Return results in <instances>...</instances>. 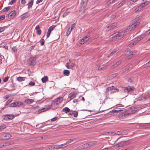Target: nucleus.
Listing matches in <instances>:
<instances>
[{
  "mask_svg": "<svg viewBox=\"0 0 150 150\" xmlns=\"http://www.w3.org/2000/svg\"><path fill=\"white\" fill-rule=\"evenodd\" d=\"M115 132H107L108 133V134L109 135H116V134H115Z\"/></svg>",
  "mask_w": 150,
  "mask_h": 150,
  "instance_id": "nucleus-50",
  "label": "nucleus"
},
{
  "mask_svg": "<svg viewBox=\"0 0 150 150\" xmlns=\"http://www.w3.org/2000/svg\"><path fill=\"white\" fill-rule=\"evenodd\" d=\"M5 18V15H2L0 17V21H2L4 20Z\"/></svg>",
  "mask_w": 150,
  "mask_h": 150,
  "instance_id": "nucleus-57",
  "label": "nucleus"
},
{
  "mask_svg": "<svg viewBox=\"0 0 150 150\" xmlns=\"http://www.w3.org/2000/svg\"><path fill=\"white\" fill-rule=\"evenodd\" d=\"M9 78V77H6L5 78H4L3 79V81L4 82H6Z\"/></svg>",
  "mask_w": 150,
  "mask_h": 150,
  "instance_id": "nucleus-56",
  "label": "nucleus"
},
{
  "mask_svg": "<svg viewBox=\"0 0 150 150\" xmlns=\"http://www.w3.org/2000/svg\"><path fill=\"white\" fill-rule=\"evenodd\" d=\"M10 6H8L7 7L5 8L4 9L2 10V11L3 12H4L8 11L10 9Z\"/></svg>",
  "mask_w": 150,
  "mask_h": 150,
  "instance_id": "nucleus-37",
  "label": "nucleus"
},
{
  "mask_svg": "<svg viewBox=\"0 0 150 150\" xmlns=\"http://www.w3.org/2000/svg\"><path fill=\"white\" fill-rule=\"evenodd\" d=\"M76 97V94L74 93H71L69 95V98L70 99V100H71Z\"/></svg>",
  "mask_w": 150,
  "mask_h": 150,
  "instance_id": "nucleus-14",
  "label": "nucleus"
},
{
  "mask_svg": "<svg viewBox=\"0 0 150 150\" xmlns=\"http://www.w3.org/2000/svg\"><path fill=\"white\" fill-rule=\"evenodd\" d=\"M5 30V28L4 27H2L0 28V33L4 31Z\"/></svg>",
  "mask_w": 150,
  "mask_h": 150,
  "instance_id": "nucleus-55",
  "label": "nucleus"
},
{
  "mask_svg": "<svg viewBox=\"0 0 150 150\" xmlns=\"http://www.w3.org/2000/svg\"><path fill=\"white\" fill-rule=\"evenodd\" d=\"M6 128V125H5L3 124L0 126V130H2Z\"/></svg>",
  "mask_w": 150,
  "mask_h": 150,
  "instance_id": "nucleus-43",
  "label": "nucleus"
},
{
  "mask_svg": "<svg viewBox=\"0 0 150 150\" xmlns=\"http://www.w3.org/2000/svg\"><path fill=\"white\" fill-rule=\"evenodd\" d=\"M73 115L74 117H77L78 115V113L76 111H74Z\"/></svg>",
  "mask_w": 150,
  "mask_h": 150,
  "instance_id": "nucleus-48",
  "label": "nucleus"
},
{
  "mask_svg": "<svg viewBox=\"0 0 150 150\" xmlns=\"http://www.w3.org/2000/svg\"><path fill=\"white\" fill-rule=\"evenodd\" d=\"M135 44H136V43H134H134L133 42H132V43H131L129 45V46L130 47H132L134 45H135Z\"/></svg>",
  "mask_w": 150,
  "mask_h": 150,
  "instance_id": "nucleus-59",
  "label": "nucleus"
},
{
  "mask_svg": "<svg viewBox=\"0 0 150 150\" xmlns=\"http://www.w3.org/2000/svg\"><path fill=\"white\" fill-rule=\"evenodd\" d=\"M127 88H128L129 92H132L134 90V88L133 87L128 86L127 87Z\"/></svg>",
  "mask_w": 150,
  "mask_h": 150,
  "instance_id": "nucleus-33",
  "label": "nucleus"
},
{
  "mask_svg": "<svg viewBox=\"0 0 150 150\" xmlns=\"http://www.w3.org/2000/svg\"><path fill=\"white\" fill-rule=\"evenodd\" d=\"M21 4H24L26 3L25 0H21Z\"/></svg>",
  "mask_w": 150,
  "mask_h": 150,
  "instance_id": "nucleus-63",
  "label": "nucleus"
},
{
  "mask_svg": "<svg viewBox=\"0 0 150 150\" xmlns=\"http://www.w3.org/2000/svg\"><path fill=\"white\" fill-rule=\"evenodd\" d=\"M117 73H115L113 74H112L108 76V78L109 80L113 79V78L117 76Z\"/></svg>",
  "mask_w": 150,
  "mask_h": 150,
  "instance_id": "nucleus-21",
  "label": "nucleus"
},
{
  "mask_svg": "<svg viewBox=\"0 0 150 150\" xmlns=\"http://www.w3.org/2000/svg\"><path fill=\"white\" fill-rule=\"evenodd\" d=\"M130 114L129 113L127 112H123L119 116V118L121 119H122L124 118H126L127 116V115H129Z\"/></svg>",
  "mask_w": 150,
  "mask_h": 150,
  "instance_id": "nucleus-11",
  "label": "nucleus"
},
{
  "mask_svg": "<svg viewBox=\"0 0 150 150\" xmlns=\"http://www.w3.org/2000/svg\"><path fill=\"white\" fill-rule=\"evenodd\" d=\"M75 23H73V24H72V25L71 26V28L70 32H71V30L73 29L74 28H75Z\"/></svg>",
  "mask_w": 150,
  "mask_h": 150,
  "instance_id": "nucleus-58",
  "label": "nucleus"
},
{
  "mask_svg": "<svg viewBox=\"0 0 150 150\" xmlns=\"http://www.w3.org/2000/svg\"><path fill=\"white\" fill-rule=\"evenodd\" d=\"M89 147L88 144L86 143L85 144L82 145L78 147V149L79 150H81L84 149H86Z\"/></svg>",
  "mask_w": 150,
  "mask_h": 150,
  "instance_id": "nucleus-12",
  "label": "nucleus"
},
{
  "mask_svg": "<svg viewBox=\"0 0 150 150\" xmlns=\"http://www.w3.org/2000/svg\"><path fill=\"white\" fill-rule=\"evenodd\" d=\"M62 100L63 98L62 97L57 98L52 102L51 106H49V108H51L53 110H54L58 107V105L60 103Z\"/></svg>",
  "mask_w": 150,
  "mask_h": 150,
  "instance_id": "nucleus-1",
  "label": "nucleus"
},
{
  "mask_svg": "<svg viewBox=\"0 0 150 150\" xmlns=\"http://www.w3.org/2000/svg\"><path fill=\"white\" fill-rule=\"evenodd\" d=\"M137 1V0H130L128 2L127 4L128 5L131 6Z\"/></svg>",
  "mask_w": 150,
  "mask_h": 150,
  "instance_id": "nucleus-24",
  "label": "nucleus"
},
{
  "mask_svg": "<svg viewBox=\"0 0 150 150\" xmlns=\"http://www.w3.org/2000/svg\"><path fill=\"white\" fill-rule=\"evenodd\" d=\"M144 96L143 95V94H142V96L140 97L139 100L141 101H144L145 100L147 99V97H146Z\"/></svg>",
  "mask_w": 150,
  "mask_h": 150,
  "instance_id": "nucleus-31",
  "label": "nucleus"
},
{
  "mask_svg": "<svg viewBox=\"0 0 150 150\" xmlns=\"http://www.w3.org/2000/svg\"><path fill=\"white\" fill-rule=\"evenodd\" d=\"M14 117V115L12 114H6L2 116L3 119L6 121L12 120Z\"/></svg>",
  "mask_w": 150,
  "mask_h": 150,
  "instance_id": "nucleus-6",
  "label": "nucleus"
},
{
  "mask_svg": "<svg viewBox=\"0 0 150 150\" xmlns=\"http://www.w3.org/2000/svg\"><path fill=\"white\" fill-rule=\"evenodd\" d=\"M12 50L13 51V52L15 53L17 51V48L16 46H13L12 47Z\"/></svg>",
  "mask_w": 150,
  "mask_h": 150,
  "instance_id": "nucleus-38",
  "label": "nucleus"
},
{
  "mask_svg": "<svg viewBox=\"0 0 150 150\" xmlns=\"http://www.w3.org/2000/svg\"><path fill=\"white\" fill-rule=\"evenodd\" d=\"M50 33H51V32H50L48 31H47V38H48L49 37V36L50 34Z\"/></svg>",
  "mask_w": 150,
  "mask_h": 150,
  "instance_id": "nucleus-64",
  "label": "nucleus"
},
{
  "mask_svg": "<svg viewBox=\"0 0 150 150\" xmlns=\"http://www.w3.org/2000/svg\"><path fill=\"white\" fill-rule=\"evenodd\" d=\"M126 2V1L125 0H123L121 2L119 3L118 5L117 8H120Z\"/></svg>",
  "mask_w": 150,
  "mask_h": 150,
  "instance_id": "nucleus-25",
  "label": "nucleus"
},
{
  "mask_svg": "<svg viewBox=\"0 0 150 150\" xmlns=\"http://www.w3.org/2000/svg\"><path fill=\"white\" fill-rule=\"evenodd\" d=\"M36 33L38 35H40L41 33V31L39 29L37 30Z\"/></svg>",
  "mask_w": 150,
  "mask_h": 150,
  "instance_id": "nucleus-54",
  "label": "nucleus"
},
{
  "mask_svg": "<svg viewBox=\"0 0 150 150\" xmlns=\"http://www.w3.org/2000/svg\"><path fill=\"white\" fill-rule=\"evenodd\" d=\"M116 52H117L116 51H113L111 53H110L109 55L108 56V57H109L111 56L114 55H115L114 54L116 53Z\"/></svg>",
  "mask_w": 150,
  "mask_h": 150,
  "instance_id": "nucleus-44",
  "label": "nucleus"
},
{
  "mask_svg": "<svg viewBox=\"0 0 150 150\" xmlns=\"http://www.w3.org/2000/svg\"><path fill=\"white\" fill-rule=\"evenodd\" d=\"M16 15L15 11H13L8 14V16H10L11 17H14Z\"/></svg>",
  "mask_w": 150,
  "mask_h": 150,
  "instance_id": "nucleus-22",
  "label": "nucleus"
},
{
  "mask_svg": "<svg viewBox=\"0 0 150 150\" xmlns=\"http://www.w3.org/2000/svg\"><path fill=\"white\" fill-rule=\"evenodd\" d=\"M104 69V68L103 66L102 67H100V66H98V69L100 70H103Z\"/></svg>",
  "mask_w": 150,
  "mask_h": 150,
  "instance_id": "nucleus-60",
  "label": "nucleus"
},
{
  "mask_svg": "<svg viewBox=\"0 0 150 150\" xmlns=\"http://www.w3.org/2000/svg\"><path fill=\"white\" fill-rule=\"evenodd\" d=\"M11 137V135L8 133H5L1 135V137L3 140H6L10 138Z\"/></svg>",
  "mask_w": 150,
  "mask_h": 150,
  "instance_id": "nucleus-8",
  "label": "nucleus"
},
{
  "mask_svg": "<svg viewBox=\"0 0 150 150\" xmlns=\"http://www.w3.org/2000/svg\"><path fill=\"white\" fill-rule=\"evenodd\" d=\"M133 54H130L127 57V59H131L133 57Z\"/></svg>",
  "mask_w": 150,
  "mask_h": 150,
  "instance_id": "nucleus-47",
  "label": "nucleus"
},
{
  "mask_svg": "<svg viewBox=\"0 0 150 150\" xmlns=\"http://www.w3.org/2000/svg\"><path fill=\"white\" fill-rule=\"evenodd\" d=\"M37 61L36 57H30L28 60L27 63L29 65H34L35 64Z\"/></svg>",
  "mask_w": 150,
  "mask_h": 150,
  "instance_id": "nucleus-3",
  "label": "nucleus"
},
{
  "mask_svg": "<svg viewBox=\"0 0 150 150\" xmlns=\"http://www.w3.org/2000/svg\"><path fill=\"white\" fill-rule=\"evenodd\" d=\"M88 0H82L81 4V7L85 8L86 7Z\"/></svg>",
  "mask_w": 150,
  "mask_h": 150,
  "instance_id": "nucleus-13",
  "label": "nucleus"
},
{
  "mask_svg": "<svg viewBox=\"0 0 150 150\" xmlns=\"http://www.w3.org/2000/svg\"><path fill=\"white\" fill-rule=\"evenodd\" d=\"M89 39V38L87 36H86L83 37L81 40L79 41V42L80 44H82L84 43L85 42L88 41Z\"/></svg>",
  "mask_w": 150,
  "mask_h": 150,
  "instance_id": "nucleus-10",
  "label": "nucleus"
},
{
  "mask_svg": "<svg viewBox=\"0 0 150 150\" xmlns=\"http://www.w3.org/2000/svg\"><path fill=\"white\" fill-rule=\"evenodd\" d=\"M25 78V77H19L17 78V80L18 81L21 82L24 81Z\"/></svg>",
  "mask_w": 150,
  "mask_h": 150,
  "instance_id": "nucleus-28",
  "label": "nucleus"
},
{
  "mask_svg": "<svg viewBox=\"0 0 150 150\" xmlns=\"http://www.w3.org/2000/svg\"><path fill=\"white\" fill-rule=\"evenodd\" d=\"M142 18V17L140 16H138L136 18L134 19L133 20V23H135L137 22V21L140 19Z\"/></svg>",
  "mask_w": 150,
  "mask_h": 150,
  "instance_id": "nucleus-30",
  "label": "nucleus"
},
{
  "mask_svg": "<svg viewBox=\"0 0 150 150\" xmlns=\"http://www.w3.org/2000/svg\"><path fill=\"white\" fill-rule=\"evenodd\" d=\"M123 90L124 92L126 93L127 94L129 93L128 88H127V87H124L123 88Z\"/></svg>",
  "mask_w": 150,
  "mask_h": 150,
  "instance_id": "nucleus-39",
  "label": "nucleus"
},
{
  "mask_svg": "<svg viewBox=\"0 0 150 150\" xmlns=\"http://www.w3.org/2000/svg\"><path fill=\"white\" fill-rule=\"evenodd\" d=\"M49 107V108H42V109H40L38 110V112L39 113H41L44 111H46L49 108H50Z\"/></svg>",
  "mask_w": 150,
  "mask_h": 150,
  "instance_id": "nucleus-20",
  "label": "nucleus"
},
{
  "mask_svg": "<svg viewBox=\"0 0 150 150\" xmlns=\"http://www.w3.org/2000/svg\"><path fill=\"white\" fill-rule=\"evenodd\" d=\"M89 147L93 146L95 144V142H92L88 143Z\"/></svg>",
  "mask_w": 150,
  "mask_h": 150,
  "instance_id": "nucleus-34",
  "label": "nucleus"
},
{
  "mask_svg": "<svg viewBox=\"0 0 150 150\" xmlns=\"http://www.w3.org/2000/svg\"><path fill=\"white\" fill-rule=\"evenodd\" d=\"M62 111L66 113H67L70 112V110L68 108L66 107L63 109Z\"/></svg>",
  "mask_w": 150,
  "mask_h": 150,
  "instance_id": "nucleus-27",
  "label": "nucleus"
},
{
  "mask_svg": "<svg viewBox=\"0 0 150 150\" xmlns=\"http://www.w3.org/2000/svg\"><path fill=\"white\" fill-rule=\"evenodd\" d=\"M129 144L128 143L127 141H121L119 142L117 144L112 146V149H116L118 147H122L125 146Z\"/></svg>",
  "mask_w": 150,
  "mask_h": 150,
  "instance_id": "nucleus-2",
  "label": "nucleus"
},
{
  "mask_svg": "<svg viewBox=\"0 0 150 150\" xmlns=\"http://www.w3.org/2000/svg\"><path fill=\"white\" fill-rule=\"evenodd\" d=\"M124 133V131H120L115 132V134H116V135H120L121 134H123Z\"/></svg>",
  "mask_w": 150,
  "mask_h": 150,
  "instance_id": "nucleus-36",
  "label": "nucleus"
},
{
  "mask_svg": "<svg viewBox=\"0 0 150 150\" xmlns=\"http://www.w3.org/2000/svg\"><path fill=\"white\" fill-rule=\"evenodd\" d=\"M117 26V24L116 23H113L107 26V27L106 30L109 31L111 30H112L116 27Z\"/></svg>",
  "mask_w": 150,
  "mask_h": 150,
  "instance_id": "nucleus-9",
  "label": "nucleus"
},
{
  "mask_svg": "<svg viewBox=\"0 0 150 150\" xmlns=\"http://www.w3.org/2000/svg\"><path fill=\"white\" fill-rule=\"evenodd\" d=\"M41 80H42V82L43 83H45L48 80V77L47 76H45L44 77L42 78Z\"/></svg>",
  "mask_w": 150,
  "mask_h": 150,
  "instance_id": "nucleus-29",
  "label": "nucleus"
},
{
  "mask_svg": "<svg viewBox=\"0 0 150 150\" xmlns=\"http://www.w3.org/2000/svg\"><path fill=\"white\" fill-rule=\"evenodd\" d=\"M63 73L64 75L68 76L69 75L70 72L67 70H64L63 71Z\"/></svg>",
  "mask_w": 150,
  "mask_h": 150,
  "instance_id": "nucleus-26",
  "label": "nucleus"
},
{
  "mask_svg": "<svg viewBox=\"0 0 150 150\" xmlns=\"http://www.w3.org/2000/svg\"><path fill=\"white\" fill-rule=\"evenodd\" d=\"M141 10V9L138 6L134 9V11L135 12H137L140 11Z\"/></svg>",
  "mask_w": 150,
  "mask_h": 150,
  "instance_id": "nucleus-35",
  "label": "nucleus"
},
{
  "mask_svg": "<svg viewBox=\"0 0 150 150\" xmlns=\"http://www.w3.org/2000/svg\"><path fill=\"white\" fill-rule=\"evenodd\" d=\"M146 5V4H145V3L144 2L141 4L139 6L141 9L142 8L144 7Z\"/></svg>",
  "mask_w": 150,
  "mask_h": 150,
  "instance_id": "nucleus-41",
  "label": "nucleus"
},
{
  "mask_svg": "<svg viewBox=\"0 0 150 150\" xmlns=\"http://www.w3.org/2000/svg\"><path fill=\"white\" fill-rule=\"evenodd\" d=\"M10 145L8 142H2L0 143V148L3 147L5 146H8Z\"/></svg>",
  "mask_w": 150,
  "mask_h": 150,
  "instance_id": "nucleus-15",
  "label": "nucleus"
},
{
  "mask_svg": "<svg viewBox=\"0 0 150 150\" xmlns=\"http://www.w3.org/2000/svg\"><path fill=\"white\" fill-rule=\"evenodd\" d=\"M23 104L22 102L20 101H16L11 103L10 107H19Z\"/></svg>",
  "mask_w": 150,
  "mask_h": 150,
  "instance_id": "nucleus-7",
  "label": "nucleus"
},
{
  "mask_svg": "<svg viewBox=\"0 0 150 150\" xmlns=\"http://www.w3.org/2000/svg\"><path fill=\"white\" fill-rule=\"evenodd\" d=\"M114 89H115V88L113 86H111L110 87H108L106 89L105 92H108L109 91H111L113 90Z\"/></svg>",
  "mask_w": 150,
  "mask_h": 150,
  "instance_id": "nucleus-18",
  "label": "nucleus"
},
{
  "mask_svg": "<svg viewBox=\"0 0 150 150\" xmlns=\"http://www.w3.org/2000/svg\"><path fill=\"white\" fill-rule=\"evenodd\" d=\"M11 102V100H8L6 103L5 105V106H8L9 104Z\"/></svg>",
  "mask_w": 150,
  "mask_h": 150,
  "instance_id": "nucleus-51",
  "label": "nucleus"
},
{
  "mask_svg": "<svg viewBox=\"0 0 150 150\" xmlns=\"http://www.w3.org/2000/svg\"><path fill=\"white\" fill-rule=\"evenodd\" d=\"M52 148L56 149H59L61 148L60 145H56L54 146H52L51 147Z\"/></svg>",
  "mask_w": 150,
  "mask_h": 150,
  "instance_id": "nucleus-32",
  "label": "nucleus"
},
{
  "mask_svg": "<svg viewBox=\"0 0 150 150\" xmlns=\"http://www.w3.org/2000/svg\"><path fill=\"white\" fill-rule=\"evenodd\" d=\"M73 140L72 139H70L69 140L67 141L66 142L64 143V144L65 145L67 144H68L71 142H72Z\"/></svg>",
  "mask_w": 150,
  "mask_h": 150,
  "instance_id": "nucleus-40",
  "label": "nucleus"
},
{
  "mask_svg": "<svg viewBox=\"0 0 150 150\" xmlns=\"http://www.w3.org/2000/svg\"><path fill=\"white\" fill-rule=\"evenodd\" d=\"M56 27V25H53L51 26L48 29V31L51 33V31H52Z\"/></svg>",
  "mask_w": 150,
  "mask_h": 150,
  "instance_id": "nucleus-23",
  "label": "nucleus"
},
{
  "mask_svg": "<svg viewBox=\"0 0 150 150\" xmlns=\"http://www.w3.org/2000/svg\"><path fill=\"white\" fill-rule=\"evenodd\" d=\"M41 45H43L44 44L45 40L43 39H41L40 41Z\"/></svg>",
  "mask_w": 150,
  "mask_h": 150,
  "instance_id": "nucleus-46",
  "label": "nucleus"
},
{
  "mask_svg": "<svg viewBox=\"0 0 150 150\" xmlns=\"http://www.w3.org/2000/svg\"><path fill=\"white\" fill-rule=\"evenodd\" d=\"M33 1L34 0H31L28 4L27 5L28 6V9H29L30 8L32 7L33 3Z\"/></svg>",
  "mask_w": 150,
  "mask_h": 150,
  "instance_id": "nucleus-19",
  "label": "nucleus"
},
{
  "mask_svg": "<svg viewBox=\"0 0 150 150\" xmlns=\"http://www.w3.org/2000/svg\"><path fill=\"white\" fill-rule=\"evenodd\" d=\"M25 102L27 104H30L34 102V100L33 99H26Z\"/></svg>",
  "mask_w": 150,
  "mask_h": 150,
  "instance_id": "nucleus-17",
  "label": "nucleus"
},
{
  "mask_svg": "<svg viewBox=\"0 0 150 150\" xmlns=\"http://www.w3.org/2000/svg\"><path fill=\"white\" fill-rule=\"evenodd\" d=\"M69 12L68 11H66L63 14V17H65L69 13Z\"/></svg>",
  "mask_w": 150,
  "mask_h": 150,
  "instance_id": "nucleus-53",
  "label": "nucleus"
},
{
  "mask_svg": "<svg viewBox=\"0 0 150 150\" xmlns=\"http://www.w3.org/2000/svg\"><path fill=\"white\" fill-rule=\"evenodd\" d=\"M140 24L139 22L134 23L131 25H129L127 28V30L129 31H131L135 29Z\"/></svg>",
  "mask_w": 150,
  "mask_h": 150,
  "instance_id": "nucleus-5",
  "label": "nucleus"
},
{
  "mask_svg": "<svg viewBox=\"0 0 150 150\" xmlns=\"http://www.w3.org/2000/svg\"><path fill=\"white\" fill-rule=\"evenodd\" d=\"M16 1V0H12L8 4L12 5Z\"/></svg>",
  "mask_w": 150,
  "mask_h": 150,
  "instance_id": "nucleus-52",
  "label": "nucleus"
},
{
  "mask_svg": "<svg viewBox=\"0 0 150 150\" xmlns=\"http://www.w3.org/2000/svg\"><path fill=\"white\" fill-rule=\"evenodd\" d=\"M112 3V2L111 0H110L108 2L106 3V5L107 6L109 5L111 3Z\"/></svg>",
  "mask_w": 150,
  "mask_h": 150,
  "instance_id": "nucleus-61",
  "label": "nucleus"
},
{
  "mask_svg": "<svg viewBox=\"0 0 150 150\" xmlns=\"http://www.w3.org/2000/svg\"><path fill=\"white\" fill-rule=\"evenodd\" d=\"M35 83L34 82L30 81V82L29 83L28 85H29L33 86H34L35 85Z\"/></svg>",
  "mask_w": 150,
  "mask_h": 150,
  "instance_id": "nucleus-49",
  "label": "nucleus"
},
{
  "mask_svg": "<svg viewBox=\"0 0 150 150\" xmlns=\"http://www.w3.org/2000/svg\"><path fill=\"white\" fill-rule=\"evenodd\" d=\"M29 16V14L28 13H26L21 16V18L22 19H23L25 18L28 17Z\"/></svg>",
  "mask_w": 150,
  "mask_h": 150,
  "instance_id": "nucleus-16",
  "label": "nucleus"
},
{
  "mask_svg": "<svg viewBox=\"0 0 150 150\" xmlns=\"http://www.w3.org/2000/svg\"><path fill=\"white\" fill-rule=\"evenodd\" d=\"M112 35V39L113 40H115L116 39H120L123 37L124 34L122 33L118 32Z\"/></svg>",
  "mask_w": 150,
  "mask_h": 150,
  "instance_id": "nucleus-4",
  "label": "nucleus"
},
{
  "mask_svg": "<svg viewBox=\"0 0 150 150\" xmlns=\"http://www.w3.org/2000/svg\"><path fill=\"white\" fill-rule=\"evenodd\" d=\"M57 119V117H55L51 119V120L52 121H54Z\"/></svg>",
  "mask_w": 150,
  "mask_h": 150,
  "instance_id": "nucleus-62",
  "label": "nucleus"
},
{
  "mask_svg": "<svg viewBox=\"0 0 150 150\" xmlns=\"http://www.w3.org/2000/svg\"><path fill=\"white\" fill-rule=\"evenodd\" d=\"M122 62V61L121 60L119 61H118L116 62L112 66H115V65L116 66H118V65H120Z\"/></svg>",
  "mask_w": 150,
  "mask_h": 150,
  "instance_id": "nucleus-42",
  "label": "nucleus"
},
{
  "mask_svg": "<svg viewBox=\"0 0 150 150\" xmlns=\"http://www.w3.org/2000/svg\"><path fill=\"white\" fill-rule=\"evenodd\" d=\"M120 110H112L111 111V113H117L118 112H120Z\"/></svg>",
  "mask_w": 150,
  "mask_h": 150,
  "instance_id": "nucleus-45",
  "label": "nucleus"
}]
</instances>
